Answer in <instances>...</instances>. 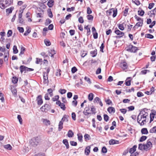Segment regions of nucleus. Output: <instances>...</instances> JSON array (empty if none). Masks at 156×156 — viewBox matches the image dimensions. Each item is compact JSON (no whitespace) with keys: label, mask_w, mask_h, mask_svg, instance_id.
<instances>
[{"label":"nucleus","mask_w":156,"mask_h":156,"mask_svg":"<svg viewBox=\"0 0 156 156\" xmlns=\"http://www.w3.org/2000/svg\"><path fill=\"white\" fill-rule=\"evenodd\" d=\"M13 9L14 7H11L10 8L6 9V12L8 14L11 13H12Z\"/></svg>","instance_id":"nucleus-27"},{"label":"nucleus","mask_w":156,"mask_h":156,"mask_svg":"<svg viewBox=\"0 0 156 156\" xmlns=\"http://www.w3.org/2000/svg\"><path fill=\"white\" fill-rule=\"evenodd\" d=\"M26 69V66L23 65L21 66L20 69L21 73H22L23 71H25V73L27 70Z\"/></svg>","instance_id":"nucleus-20"},{"label":"nucleus","mask_w":156,"mask_h":156,"mask_svg":"<svg viewBox=\"0 0 156 156\" xmlns=\"http://www.w3.org/2000/svg\"><path fill=\"white\" fill-rule=\"evenodd\" d=\"M63 143L66 145V148L68 149L69 147V143L68 140L66 139H64L63 140Z\"/></svg>","instance_id":"nucleus-26"},{"label":"nucleus","mask_w":156,"mask_h":156,"mask_svg":"<svg viewBox=\"0 0 156 156\" xmlns=\"http://www.w3.org/2000/svg\"><path fill=\"white\" fill-rule=\"evenodd\" d=\"M104 43H102L101 46L100 47V51H101L102 52H104L103 49L105 47L104 45Z\"/></svg>","instance_id":"nucleus-56"},{"label":"nucleus","mask_w":156,"mask_h":156,"mask_svg":"<svg viewBox=\"0 0 156 156\" xmlns=\"http://www.w3.org/2000/svg\"><path fill=\"white\" fill-rule=\"evenodd\" d=\"M109 144L110 145H113L116 144H118L119 143L118 140L113 139H111L109 141Z\"/></svg>","instance_id":"nucleus-16"},{"label":"nucleus","mask_w":156,"mask_h":156,"mask_svg":"<svg viewBox=\"0 0 156 156\" xmlns=\"http://www.w3.org/2000/svg\"><path fill=\"white\" fill-rule=\"evenodd\" d=\"M137 50H138V49L137 47L134 46L131 44H130L128 46L127 49V51L133 53L136 52Z\"/></svg>","instance_id":"nucleus-5"},{"label":"nucleus","mask_w":156,"mask_h":156,"mask_svg":"<svg viewBox=\"0 0 156 156\" xmlns=\"http://www.w3.org/2000/svg\"><path fill=\"white\" fill-rule=\"evenodd\" d=\"M4 147L6 149L8 150H11L12 149V147L9 144H8L5 145Z\"/></svg>","instance_id":"nucleus-39"},{"label":"nucleus","mask_w":156,"mask_h":156,"mask_svg":"<svg viewBox=\"0 0 156 156\" xmlns=\"http://www.w3.org/2000/svg\"><path fill=\"white\" fill-rule=\"evenodd\" d=\"M59 106H60L61 108L63 109V110H65L66 108L65 105L63 103H62V104Z\"/></svg>","instance_id":"nucleus-59"},{"label":"nucleus","mask_w":156,"mask_h":156,"mask_svg":"<svg viewBox=\"0 0 156 156\" xmlns=\"http://www.w3.org/2000/svg\"><path fill=\"white\" fill-rule=\"evenodd\" d=\"M95 111L96 109L94 106H92L91 107V111L92 112V114H95L96 113Z\"/></svg>","instance_id":"nucleus-52"},{"label":"nucleus","mask_w":156,"mask_h":156,"mask_svg":"<svg viewBox=\"0 0 156 156\" xmlns=\"http://www.w3.org/2000/svg\"><path fill=\"white\" fill-rule=\"evenodd\" d=\"M94 98V94L92 93H90L88 96V98L90 101H92Z\"/></svg>","instance_id":"nucleus-31"},{"label":"nucleus","mask_w":156,"mask_h":156,"mask_svg":"<svg viewBox=\"0 0 156 156\" xmlns=\"http://www.w3.org/2000/svg\"><path fill=\"white\" fill-rule=\"evenodd\" d=\"M107 111L109 113H114L115 112V108L112 107H108L107 109Z\"/></svg>","instance_id":"nucleus-17"},{"label":"nucleus","mask_w":156,"mask_h":156,"mask_svg":"<svg viewBox=\"0 0 156 156\" xmlns=\"http://www.w3.org/2000/svg\"><path fill=\"white\" fill-rule=\"evenodd\" d=\"M90 53L92 55V57H95L97 54V49H95L94 50L91 51Z\"/></svg>","instance_id":"nucleus-28"},{"label":"nucleus","mask_w":156,"mask_h":156,"mask_svg":"<svg viewBox=\"0 0 156 156\" xmlns=\"http://www.w3.org/2000/svg\"><path fill=\"white\" fill-rule=\"evenodd\" d=\"M40 141V137H36L32 138L30 140V142L31 146L35 147L38 145Z\"/></svg>","instance_id":"nucleus-3"},{"label":"nucleus","mask_w":156,"mask_h":156,"mask_svg":"<svg viewBox=\"0 0 156 156\" xmlns=\"http://www.w3.org/2000/svg\"><path fill=\"white\" fill-rule=\"evenodd\" d=\"M139 10L138 11V15L140 16H142L144 13V10H142L140 8H139Z\"/></svg>","instance_id":"nucleus-23"},{"label":"nucleus","mask_w":156,"mask_h":156,"mask_svg":"<svg viewBox=\"0 0 156 156\" xmlns=\"http://www.w3.org/2000/svg\"><path fill=\"white\" fill-rule=\"evenodd\" d=\"M152 112H151L150 114V122L151 123L152 121L154 119V118L155 115H156V111L154 110H151Z\"/></svg>","instance_id":"nucleus-11"},{"label":"nucleus","mask_w":156,"mask_h":156,"mask_svg":"<svg viewBox=\"0 0 156 156\" xmlns=\"http://www.w3.org/2000/svg\"><path fill=\"white\" fill-rule=\"evenodd\" d=\"M13 53L14 54H17L18 52V50L17 49V46L16 45H14L13 48Z\"/></svg>","instance_id":"nucleus-35"},{"label":"nucleus","mask_w":156,"mask_h":156,"mask_svg":"<svg viewBox=\"0 0 156 156\" xmlns=\"http://www.w3.org/2000/svg\"><path fill=\"white\" fill-rule=\"evenodd\" d=\"M120 67L123 70L126 69L128 67L127 63L125 62H121L120 65Z\"/></svg>","instance_id":"nucleus-15"},{"label":"nucleus","mask_w":156,"mask_h":156,"mask_svg":"<svg viewBox=\"0 0 156 156\" xmlns=\"http://www.w3.org/2000/svg\"><path fill=\"white\" fill-rule=\"evenodd\" d=\"M12 92L15 97L17 95V90L16 88H14L13 89L12 88H11Z\"/></svg>","instance_id":"nucleus-32"},{"label":"nucleus","mask_w":156,"mask_h":156,"mask_svg":"<svg viewBox=\"0 0 156 156\" xmlns=\"http://www.w3.org/2000/svg\"><path fill=\"white\" fill-rule=\"evenodd\" d=\"M105 102L106 104L108 105H110L112 103V101L110 99H108L107 100H105Z\"/></svg>","instance_id":"nucleus-64"},{"label":"nucleus","mask_w":156,"mask_h":156,"mask_svg":"<svg viewBox=\"0 0 156 156\" xmlns=\"http://www.w3.org/2000/svg\"><path fill=\"white\" fill-rule=\"evenodd\" d=\"M51 108L50 105L48 104H45L41 108V109L43 112H46Z\"/></svg>","instance_id":"nucleus-7"},{"label":"nucleus","mask_w":156,"mask_h":156,"mask_svg":"<svg viewBox=\"0 0 156 156\" xmlns=\"http://www.w3.org/2000/svg\"><path fill=\"white\" fill-rule=\"evenodd\" d=\"M130 77H128L126 81L125 84H126V86H129L131 84V80H127L128 79H130Z\"/></svg>","instance_id":"nucleus-38"},{"label":"nucleus","mask_w":156,"mask_h":156,"mask_svg":"<svg viewBox=\"0 0 156 156\" xmlns=\"http://www.w3.org/2000/svg\"><path fill=\"white\" fill-rule=\"evenodd\" d=\"M84 139L86 141L87 140H88L90 139V135L87 134H85L84 136Z\"/></svg>","instance_id":"nucleus-46"},{"label":"nucleus","mask_w":156,"mask_h":156,"mask_svg":"<svg viewBox=\"0 0 156 156\" xmlns=\"http://www.w3.org/2000/svg\"><path fill=\"white\" fill-rule=\"evenodd\" d=\"M54 0H49L48 2L47 5L49 7H51L54 5Z\"/></svg>","instance_id":"nucleus-24"},{"label":"nucleus","mask_w":156,"mask_h":156,"mask_svg":"<svg viewBox=\"0 0 156 156\" xmlns=\"http://www.w3.org/2000/svg\"><path fill=\"white\" fill-rule=\"evenodd\" d=\"M18 78H17L16 77L14 76L12 77V82L13 83L16 84L17 83V81H18Z\"/></svg>","instance_id":"nucleus-37"},{"label":"nucleus","mask_w":156,"mask_h":156,"mask_svg":"<svg viewBox=\"0 0 156 156\" xmlns=\"http://www.w3.org/2000/svg\"><path fill=\"white\" fill-rule=\"evenodd\" d=\"M149 27L150 28H152L155 25L156 23L155 21H154L152 22L151 20V19H147V24H150Z\"/></svg>","instance_id":"nucleus-9"},{"label":"nucleus","mask_w":156,"mask_h":156,"mask_svg":"<svg viewBox=\"0 0 156 156\" xmlns=\"http://www.w3.org/2000/svg\"><path fill=\"white\" fill-rule=\"evenodd\" d=\"M47 91L51 97L53 95V90L51 88L48 89Z\"/></svg>","instance_id":"nucleus-47"},{"label":"nucleus","mask_w":156,"mask_h":156,"mask_svg":"<svg viewBox=\"0 0 156 156\" xmlns=\"http://www.w3.org/2000/svg\"><path fill=\"white\" fill-rule=\"evenodd\" d=\"M51 22V21L50 19L48 18L46 19L45 23V25L48 26L49 24H50Z\"/></svg>","instance_id":"nucleus-43"},{"label":"nucleus","mask_w":156,"mask_h":156,"mask_svg":"<svg viewBox=\"0 0 156 156\" xmlns=\"http://www.w3.org/2000/svg\"><path fill=\"white\" fill-rule=\"evenodd\" d=\"M73 135L74 133L72 130H69L68 131L67 133V136L68 137H72L73 136Z\"/></svg>","instance_id":"nucleus-22"},{"label":"nucleus","mask_w":156,"mask_h":156,"mask_svg":"<svg viewBox=\"0 0 156 156\" xmlns=\"http://www.w3.org/2000/svg\"><path fill=\"white\" fill-rule=\"evenodd\" d=\"M132 2L137 5L140 4V2L139 0H132Z\"/></svg>","instance_id":"nucleus-51"},{"label":"nucleus","mask_w":156,"mask_h":156,"mask_svg":"<svg viewBox=\"0 0 156 156\" xmlns=\"http://www.w3.org/2000/svg\"><path fill=\"white\" fill-rule=\"evenodd\" d=\"M138 149L141 151L145 150L146 149V144H139Z\"/></svg>","instance_id":"nucleus-14"},{"label":"nucleus","mask_w":156,"mask_h":156,"mask_svg":"<svg viewBox=\"0 0 156 156\" xmlns=\"http://www.w3.org/2000/svg\"><path fill=\"white\" fill-rule=\"evenodd\" d=\"M152 147V144L148 140L147 141V150L150 149Z\"/></svg>","instance_id":"nucleus-21"},{"label":"nucleus","mask_w":156,"mask_h":156,"mask_svg":"<svg viewBox=\"0 0 156 156\" xmlns=\"http://www.w3.org/2000/svg\"><path fill=\"white\" fill-rule=\"evenodd\" d=\"M23 12H22L20 13H19V22L20 23H22V24L23 23V21H21V19L22 20V13Z\"/></svg>","instance_id":"nucleus-36"},{"label":"nucleus","mask_w":156,"mask_h":156,"mask_svg":"<svg viewBox=\"0 0 156 156\" xmlns=\"http://www.w3.org/2000/svg\"><path fill=\"white\" fill-rule=\"evenodd\" d=\"M59 91L61 93V94H65L66 93V90L65 89H60Z\"/></svg>","instance_id":"nucleus-57"},{"label":"nucleus","mask_w":156,"mask_h":156,"mask_svg":"<svg viewBox=\"0 0 156 156\" xmlns=\"http://www.w3.org/2000/svg\"><path fill=\"white\" fill-rule=\"evenodd\" d=\"M11 0H1L0 1V8L4 9L11 5Z\"/></svg>","instance_id":"nucleus-2"},{"label":"nucleus","mask_w":156,"mask_h":156,"mask_svg":"<svg viewBox=\"0 0 156 156\" xmlns=\"http://www.w3.org/2000/svg\"><path fill=\"white\" fill-rule=\"evenodd\" d=\"M25 50V48L23 47H22L21 48V51L19 54L20 56H22V55L24 53V52Z\"/></svg>","instance_id":"nucleus-34"},{"label":"nucleus","mask_w":156,"mask_h":156,"mask_svg":"<svg viewBox=\"0 0 156 156\" xmlns=\"http://www.w3.org/2000/svg\"><path fill=\"white\" fill-rule=\"evenodd\" d=\"M27 30L24 33L23 35L25 36H27L29 34L31 31L30 30V28L29 27H27L26 28Z\"/></svg>","instance_id":"nucleus-25"},{"label":"nucleus","mask_w":156,"mask_h":156,"mask_svg":"<svg viewBox=\"0 0 156 156\" xmlns=\"http://www.w3.org/2000/svg\"><path fill=\"white\" fill-rule=\"evenodd\" d=\"M68 118L66 115H64L62 118L61 121L60 122H62L63 123L64 121H68Z\"/></svg>","instance_id":"nucleus-30"},{"label":"nucleus","mask_w":156,"mask_h":156,"mask_svg":"<svg viewBox=\"0 0 156 156\" xmlns=\"http://www.w3.org/2000/svg\"><path fill=\"white\" fill-rule=\"evenodd\" d=\"M123 24V23L122 24H119L118 25L119 28L121 30H123L124 29Z\"/></svg>","instance_id":"nucleus-42"},{"label":"nucleus","mask_w":156,"mask_h":156,"mask_svg":"<svg viewBox=\"0 0 156 156\" xmlns=\"http://www.w3.org/2000/svg\"><path fill=\"white\" fill-rule=\"evenodd\" d=\"M63 123L62 122H60L58 125V130L59 131H60L63 128Z\"/></svg>","instance_id":"nucleus-40"},{"label":"nucleus","mask_w":156,"mask_h":156,"mask_svg":"<svg viewBox=\"0 0 156 156\" xmlns=\"http://www.w3.org/2000/svg\"><path fill=\"white\" fill-rule=\"evenodd\" d=\"M102 152L103 153H106L107 151V149L105 147H103L101 150Z\"/></svg>","instance_id":"nucleus-53"},{"label":"nucleus","mask_w":156,"mask_h":156,"mask_svg":"<svg viewBox=\"0 0 156 156\" xmlns=\"http://www.w3.org/2000/svg\"><path fill=\"white\" fill-rule=\"evenodd\" d=\"M17 119H18L20 123L21 124L22 123V119L21 116L20 115H18L17 116Z\"/></svg>","instance_id":"nucleus-55"},{"label":"nucleus","mask_w":156,"mask_h":156,"mask_svg":"<svg viewBox=\"0 0 156 156\" xmlns=\"http://www.w3.org/2000/svg\"><path fill=\"white\" fill-rule=\"evenodd\" d=\"M115 33L118 35V36H116L115 37L117 39L121 38L124 35V33L120 31L118 29L115 30Z\"/></svg>","instance_id":"nucleus-6"},{"label":"nucleus","mask_w":156,"mask_h":156,"mask_svg":"<svg viewBox=\"0 0 156 156\" xmlns=\"http://www.w3.org/2000/svg\"><path fill=\"white\" fill-rule=\"evenodd\" d=\"M90 147L88 146L87 147L85 150V153L87 155H88L90 152Z\"/></svg>","instance_id":"nucleus-18"},{"label":"nucleus","mask_w":156,"mask_h":156,"mask_svg":"<svg viewBox=\"0 0 156 156\" xmlns=\"http://www.w3.org/2000/svg\"><path fill=\"white\" fill-rule=\"evenodd\" d=\"M137 147L136 145H134L132 148L129 149V152L131 154L133 153L136 151Z\"/></svg>","instance_id":"nucleus-19"},{"label":"nucleus","mask_w":156,"mask_h":156,"mask_svg":"<svg viewBox=\"0 0 156 156\" xmlns=\"http://www.w3.org/2000/svg\"><path fill=\"white\" fill-rule=\"evenodd\" d=\"M87 18L89 20H93V16L92 15L89 14L87 15Z\"/></svg>","instance_id":"nucleus-63"},{"label":"nucleus","mask_w":156,"mask_h":156,"mask_svg":"<svg viewBox=\"0 0 156 156\" xmlns=\"http://www.w3.org/2000/svg\"><path fill=\"white\" fill-rule=\"evenodd\" d=\"M154 5V3H150L149 4V6L148 7V8L149 9H151L153 7Z\"/></svg>","instance_id":"nucleus-62"},{"label":"nucleus","mask_w":156,"mask_h":156,"mask_svg":"<svg viewBox=\"0 0 156 156\" xmlns=\"http://www.w3.org/2000/svg\"><path fill=\"white\" fill-rule=\"evenodd\" d=\"M59 98V96L57 95L55 96L52 99V100L54 101H57L58 100Z\"/></svg>","instance_id":"nucleus-49"},{"label":"nucleus","mask_w":156,"mask_h":156,"mask_svg":"<svg viewBox=\"0 0 156 156\" xmlns=\"http://www.w3.org/2000/svg\"><path fill=\"white\" fill-rule=\"evenodd\" d=\"M77 70V69L75 66H74L72 68L71 72L73 73H75Z\"/></svg>","instance_id":"nucleus-54"},{"label":"nucleus","mask_w":156,"mask_h":156,"mask_svg":"<svg viewBox=\"0 0 156 156\" xmlns=\"http://www.w3.org/2000/svg\"><path fill=\"white\" fill-rule=\"evenodd\" d=\"M143 23L142 22L140 21L138 23H137L136 25L133 28H136V27H138L140 26H141L142 24Z\"/></svg>","instance_id":"nucleus-41"},{"label":"nucleus","mask_w":156,"mask_h":156,"mask_svg":"<svg viewBox=\"0 0 156 156\" xmlns=\"http://www.w3.org/2000/svg\"><path fill=\"white\" fill-rule=\"evenodd\" d=\"M87 54L86 51H83L81 52V56L82 57H84Z\"/></svg>","instance_id":"nucleus-58"},{"label":"nucleus","mask_w":156,"mask_h":156,"mask_svg":"<svg viewBox=\"0 0 156 156\" xmlns=\"http://www.w3.org/2000/svg\"><path fill=\"white\" fill-rule=\"evenodd\" d=\"M17 29L19 31L20 33H23L24 31V29L22 27H18Z\"/></svg>","instance_id":"nucleus-61"},{"label":"nucleus","mask_w":156,"mask_h":156,"mask_svg":"<svg viewBox=\"0 0 156 156\" xmlns=\"http://www.w3.org/2000/svg\"><path fill=\"white\" fill-rule=\"evenodd\" d=\"M78 139V140L80 142L83 141L82 138L83 136L81 133H79L77 134Z\"/></svg>","instance_id":"nucleus-33"},{"label":"nucleus","mask_w":156,"mask_h":156,"mask_svg":"<svg viewBox=\"0 0 156 156\" xmlns=\"http://www.w3.org/2000/svg\"><path fill=\"white\" fill-rule=\"evenodd\" d=\"M44 43L47 46H49L51 44V43L50 41L47 39H45L44 41Z\"/></svg>","instance_id":"nucleus-44"},{"label":"nucleus","mask_w":156,"mask_h":156,"mask_svg":"<svg viewBox=\"0 0 156 156\" xmlns=\"http://www.w3.org/2000/svg\"><path fill=\"white\" fill-rule=\"evenodd\" d=\"M104 120L106 122H107L109 119V116L106 114L104 115Z\"/></svg>","instance_id":"nucleus-48"},{"label":"nucleus","mask_w":156,"mask_h":156,"mask_svg":"<svg viewBox=\"0 0 156 156\" xmlns=\"http://www.w3.org/2000/svg\"><path fill=\"white\" fill-rule=\"evenodd\" d=\"M12 34V31L11 30H9L7 34V36L9 37L11 36Z\"/></svg>","instance_id":"nucleus-60"},{"label":"nucleus","mask_w":156,"mask_h":156,"mask_svg":"<svg viewBox=\"0 0 156 156\" xmlns=\"http://www.w3.org/2000/svg\"><path fill=\"white\" fill-rule=\"evenodd\" d=\"M150 17H154L156 14V7L153 10L149 11L147 13Z\"/></svg>","instance_id":"nucleus-8"},{"label":"nucleus","mask_w":156,"mask_h":156,"mask_svg":"<svg viewBox=\"0 0 156 156\" xmlns=\"http://www.w3.org/2000/svg\"><path fill=\"white\" fill-rule=\"evenodd\" d=\"M146 139V136H141L139 142H142L144 141Z\"/></svg>","instance_id":"nucleus-45"},{"label":"nucleus","mask_w":156,"mask_h":156,"mask_svg":"<svg viewBox=\"0 0 156 156\" xmlns=\"http://www.w3.org/2000/svg\"><path fill=\"white\" fill-rule=\"evenodd\" d=\"M94 103H99L100 105L102 107L103 106V104L100 99L98 97H97L95 98L94 100Z\"/></svg>","instance_id":"nucleus-13"},{"label":"nucleus","mask_w":156,"mask_h":156,"mask_svg":"<svg viewBox=\"0 0 156 156\" xmlns=\"http://www.w3.org/2000/svg\"><path fill=\"white\" fill-rule=\"evenodd\" d=\"M112 12H113L112 16L113 17H115L117 13V8H112L106 11V13L108 16L111 15Z\"/></svg>","instance_id":"nucleus-4"},{"label":"nucleus","mask_w":156,"mask_h":156,"mask_svg":"<svg viewBox=\"0 0 156 156\" xmlns=\"http://www.w3.org/2000/svg\"><path fill=\"white\" fill-rule=\"evenodd\" d=\"M151 133H156V128L155 126L154 127L151 129L150 131Z\"/></svg>","instance_id":"nucleus-50"},{"label":"nucleus","mask_w":156,"mask_h":156,"mask_svg":"<svg viewBox=\"0 0 156 156\" xmlns=\"http://www.w3.org/2000/svg\"><path fill=\"white\" fill-rule=\"evenodd\" d=\"M146 115L145 114H144L142 112H141L137 117V122L139 123L141 126L145 124L146 122Z\"/></svg>","instance_id":"nucleus-1"},{"label":"nucleus","mask_w":156,"mask_h":156,"mask_svg":"<svg viewBox=\"0 0 156 156\" xmlns=\"http://www.w3.org/2000/svg\"><path fill=\"white\" fill-rule=\"evenodd\" d=\"M36 101L38 105H42L43 102L42 96L40 95H38L37 97Z\"/></svg>","instance_id":"nucleus-10"},{"label":"nucleus","mask_w":156,"mask_h":156,"mask_svg":"<svg viewBox=\"0 0 156 156\" xmlns=\"http://www.w3.org/2000/svg\"><path fill=\"white\" fill-rule=\"evenodd\" d=\"M43 78H44V83H48V75L47 73H46L45 72L43 73Z\"/></svg>","instance_id":"nucleus-12"},{"label":"nucleus","mask_w":156,"mask_h":156,"mask_svg":"<svg viewBox=\"0 0 156 156\" xmlns=\"http://www.w3.org/2000/svg\"><path fill=\"white\" fill-rule=\"evenodd\" d=\"M154 91V88L153 87H152L150 89V91H147V95H151L152 92Z\"/></svg>","instance_id":"nucleus-29"}]
</instances>
